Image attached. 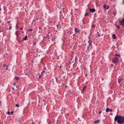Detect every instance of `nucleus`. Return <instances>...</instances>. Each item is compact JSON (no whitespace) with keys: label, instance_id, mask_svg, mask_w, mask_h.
<instances>
[{"label":"nucleus","instance_id":"obj_1","mask_svg":"<svg viewBox=\"0 0 124 124\" xmlns=\"http://www.w3.org/2000/svg\"><path fill=\"white\" fill-rule=\"evenodd\" d=\"M114 120L115 121H117V123L119 124L123 123L124 122V116H116L115 117Z\"/></svg>","mask_w":124,"mask_h":124},{"label":"nucleus","instance_id":"obj_2","mask_svg":"<svg viewBox=\"0 0 124 124\" xmlns=\"http://www.w3.org/2000/svg\"><path fill=\"white\" fill-rule=\"evenodd\" d=\"M118 59L116 57H115L113 60V62L115 63H116L118 62Z\"/></svg>","mask_w":124,"mask_h":124},{"label":"nucleus","instance_id":"obj_3","mask_svg":"<svg viewBox=\"0 0 124 124\" xmlns=\"http://www.w3.org/2000/svg\"><path fill=\"white\" fill-rule=\"evenodd\" d=\"M119 23L121 25H122L123 26H124V18L123 19L122 21H121L119 22Z\"/></svg>","mask_w":124,"mask_h":124},{"label":"nucleus","instance_id":"obj_4","mask_svg":"<svg viewBox=\"0 0 124 124\" xmlns=\"http://www.w3.org/2000/svg\"><path fill=\"white\" fill-rule=\"evenodd\" d=\"M104 8L106 9H108L109 7L108 5L106 6L104 4Z\"/></svg>","mask_w":124,"mask_h":124},{"label":"nucleus","instance_id":"obj_5","mask_svg":"<svg viewBox=\"0 0 124 124\" xmlns=\"http://www.w3.org/2000/svg\"><path fill=\"white\" fill-rule=\"evenodd\" d=\"M89 10L90 11L93 13L95 11V10L94 9H90Z\"/></svg>","mask_w":124,"mask_h":124},{"label":"nucleus","instance_id":"obj_6","mask_svg":"<svg viewBox=\"0 0 124 124\" xmlns=\"http://www.w3.org/2000/svg\"><path fill=\"white\" fill-rule=\"evenodd\" d=\"M75 31L76 33H78L79 32V30H78V29L77 28H75Z\"/></svg>","mask_w":124,"mask_h":124},{"label":"nucleus","instance_id":"obj_7","mask_svg":"<svg viewBox=\"0 0 124 124\" xmlns=\"http://www.w3.org/2000/svg\"><path fill=\"white\" fill-rule=\"evenodd\" d=\"M86 86H85V87H84L83 88V90L82 91V92H83L85 90H86Z\"/></svg>","mask_w":124,"mask_h":124},{"label":"nucleus","instance_id":"obj_8","mask_svg":"<svg viewBox=\"0 0 124 124\" xmlns=\"http://www.w3.org/2000/svg\"><path fill=\"white\" fill-rule=\"evenodd\" d=\"M113 38V39H115L116 38V37L115 36V34H113L112 36Z\"/></svg>","mask_w":124,"mask_h":124},{"label":"nucleus","instance_id":"obj_9","mask_svg":"<svg viewBox=\"0 0 124 124\" xmlns=\"http://www.w3.org/2000/svg\"><path fill=\"white\" fill-rule=\"evenodd\" d=\"M100 122V120H98L96 121H94V123H99Z\"/></svg>","mask_w":124,"mask_h":124},{"label":"nucleus","instance_id":"obj_10","mask_svg":"<svg viewBox=\"0 0 124 124\" xmlns=\"http://www.w3.org/2000/svg\"><path fill=\"white\" fill-rule=\"evenodd\" d=\"M27 36H26L23 39V40H26L27 39Z\"/></svg>","mask_w":124,"mask_h":124},{"label":"nucleus","instance_id":"obj_11","mask_svg":"<svg viewBox=\"0 0 124 124\" xmlns=\"http://www.w3.org/2000/svg\"><path fill=\"white\" fill-rule=\"evenodd\" d=\"M122 81V80L121 79H119L118 80V82L119 84L120 83V82H121Z\"/></svg>","mask_w":124,"mask_h":124},{"label":"nucleus","instance_id":"obj_12","mask_svg":"<svg viewBox=\"0 0 124 124\" xmlns=\"http://www.w3.org/2000/svg\"><path fill=\"white\" fill-rule=\"evenodd\" d=\"M109 109L108 108L106 109V111L107 112H108L109 111Z\"/></svg>","mask_w":124,"mask_h":124},{"label":"nucleus","instance_id":"obj_13","mask_svg":"<svg viewBox=\"0 0 124 124\" xmlns=\"http://www.w3.org/2000/svg\"><path fill=\"white\" fill-rule=\"evenodd\" d=\"M116 26L117 27L118 29H119L120 27L119 25H117L116 24H115Z\"/></svg>","mask_w":124,"mask_h":124},{"label":"nucleus","instance_id":"obj_14","mask_svg":"<svg viewBox=\"0 0 124 124\" xmlns=\"http://www.w3.org/2000/svg\"><path fill=\"white\" fill-rule=\"evenodd\" d=\"M19 77H15V79L16 80H18L19 79Z\"/></svg>","mask_w":124,"mask_h":124},{"label":"nucleus","instance_id":"obj_15","mask_svg":"<svg viewBox=\"0 0 124 124\" xmlns=\"http://www.w3.org/2000/svg\"><path fill=\"white\" fill-rule=\"evenodd\" d=\"M16 107H17V108L19 107V105L18 104H16Z\"/></svg>","mask_w":124,"mask_h":124},{"label":"nucleus","instance_id":"obj_16","mask_svg":"<svg viewBox=\"0 0 124 124\" xmlns=\"http://www.w3.org/2000/svg\"><path fill=\"white\" fill-rule=\"evenodd\" d=\"M89 14L88 13H86L85 15V16H86L87 15H88Z\"/></svg>","mask_w":124,"mask_h":124},{"label":"nucleus","instance_id":"obj_17","mask_svg":"<svg viewBox=\"0 0 124 124\" xmlns=\"http://www.w3.org/2000/svg\"><path fill=\"white\" fill-rule=\"evenodd\" d=\"M28 31H32V29H29L28 30Z\"/></svg>","mask_w":124,"mask_h":124},{"label":"nucleus","instance_id":"obj_18","mask_svg":"<svg viewBox=\"0 0 124 124\" xmlns=\"http://www.w3.org/2000/svg\"><path fill=\"white\" fill-rule=\"evenodd\" d=\"M95 24H93L92 25V27H94L95 26Z\"/></svg>","mask_w":124,"mask_h":124},{"label":"nucleus","instance_id":"obj_19","mask_svg":"<svg viewBox=\"0 0 124 124\" xmlns=\"http://www.w3.org/2000/svg\"><path fill=\"white\" fill-rule=\"evenodd\" d=\"M92 41H91L90 43L89 44V45L90 46L92 45Z\"/></svg>","mask_w":124,"mask_h":124},{"label":"nucleus","instance_id":"obj_20","mask_svg":"<svg viewBox=\"0 0 124 124\" xmlns=\"http://www.w3.org/2000/svg\"><path fill=\"white\" fill-rule=\"evenodd\" d=\"M102 112V110H100L99 111V114H100V113H101Z\"/></svg>","mask_w":124,"mask_h":124},{"label":"nucleus","instance_id":"obj_21","mask_svg":"<svg viewBox=\"0 0 124 124\" xmlns=\"http://www.w3.org/2000/svg\"><path fill=\"white\" fill-rule=\"evenodd\" d=\"M18 34V32L17 31H16L15 33V34L17 36V35Z\"/></svg>","mask_w":124,"mask_h":124},{"label":"nucleus","instance_id":"obj_22","mask_svg":"<svg viewBox=\"0 0 124 124\" xmlns=\"http://www.w3.org/2000/svg\"><path fill=\"white\" fill-rule=\"evenodd\" d=\"M10 112H7V114H10Z\"/></svg>","mask_w":124,"mask_h":124},{"label":"nucleus","instance_id":"obj_23","mask_svg":"<svg viewBox=\"0 0 124 124\" xmlns=\"http://www.w3.org/2000/svg\"><path fill=\"white\" fill-rule=\"evenodd\" d=\"M109 111L110 112H111L112 111V109H109Z\"/></svg>","mask_w":124,"mask_h":124},{"label":"nucleus","instance_id":"obj_24","mask_svg":"<svg viewBox=\"0 0 124 124\" xmlns=\"http://www.w3.org/2000/svg\"><path fill=\"white\" fill-rule=\"evenodd\" d=\"M14 113V112L13 111H12L11 112V114H12Z\"/></svg>","mask_w":124,"mask_h":124},{"label":"nucleus","instance_id":"obj_25","mask_svg":"<svg viewBox=\"0 0 124 124\" xmlns=\"http://www.w3.org/2000/svg\"><path fill=\"white\" fill-rule=\"evenodd\" d=\"M36 42H34L33 45H35L36 44Z\"/></svg>","mask_w":124,"mask_h":124},{"label":"nucleus","instance_id":"obj_26","mask_svg":"<svg viewBox=\"0 0 124 124\" xmlns=\"http://www.w3.org/2000/svg\"><path fill=\"white\" fill-rule=\"evenodd\" d=\"M16 29H17V24H16Z\"/></svg>","mask_w":124,"mask_h":124},{"label":"nucleus","instance_id":"obj_27","mask_svg":"<svg viewBox=\"0 0 124 124\" xmlns=\"http://www.w3.org/2000/svg\"><path fill=\"white\" fill-rule=\"evenodd\" d=\"M8 66H7V68H6V70H8Z\"/></svg>","mask_w":124,"mask_h":124},{"label":"nucleus","instance_id":"obj_28","mask_svg":"<svg viewBox=\"0 0 124 124\" xmlns=\"http://www.w3.org/2000/svg\"><path fill=\"white\" fill-rule=\"evenodd\" d=\"M116 56H119V57H120V55H117V54H116Z\"/></svg>","mask_w":124,"mask_h":124},{"label":"nucleus","instance_id":"obj_29","mask_svg":"<svg viewBox=\"0 0 124 124\" xmlns=\"http://www.w3.org/2000/svg\"><path fill=\"white\" fill-rule=\"evenodd\" d=\"M4 66H6V65L5 64H4Z\"/></svg>","mask_w":124,"mask_h":124},{"label":"nucleus","instance_id":"obj_30","mask_svg":"<svg viewBox=\"0 0 124 124\" xmlns=\"http://www.w3.org/2000/svg\"><path fill=\"white\" fill-rule=\"evenodd\" d=\"M55 79H56V81H57V78H55Z\"/></svg>","mask_w":124,"mask_h":124},{"label":"nucleus","instance_id":"obj_31","mask_svg":"<svg viewBox=\"0 0 124 124\" xmlns=\"http://www.w3.org/2000/svg\"><path fill=\"white\" fill-rule=\"evenodd\" d=\"M98 36L99 37H100V36L99 34H98Z\"/></svg>","mask_w":124,"mask_h":124},{"label":"nucleus","instance_id":"obj_32","mask_svg":"<svg viewBox=\"0 0 124 124\" xmlns=\"http://www.w3.org/2000/svg\"><path fill=\"white\" fill-rule=\"evenodd\" d=\"M16 84V83H14V86H15V85Z\"/></svg>","mask_w":124,"mask_h":124},{"label":"nucleus","instance_id":"obj_33","mask_svg":"<svg viewBox=\"0 0 124 124\" xmlns=\"http://www.w3.org/2000/svg\"><path fill=\"white\" fill-rule=\"evenodd\" d=\"M45 72V71H43L42 72V73H43L44 72Z\"/></svg>","mask_w":124,"mask_h":124},{"label":"nucleus","instance_id":"obj_34","mask_svg":"<svg viewBox=\"0 0 124 124\" xmlns=\"http://www.w3.org/2000/svg\"><path fill=\"white\" fill-rule=\"evenodd\" d=\"M22 29H23V28H20L21 30H22Z\"/></svg>","mask_w":124,"mask_h":124},{"label":"nucleus","instance_id":"obj_35","mask_svg":"<svg viewBox=\"0 0 124 124\" xmlns=\"http://www.w3.org/2000/svg\"><path fill=\"white\" fill-rule=\"evenodd\" d=\"M41 77V76L40 75L39 77V78H40Z\"/></svg>","mask_w":124,"mask_h":124},{"label":"nucleus","instance_id":"obj_36","mask_svg":"<svg viewBox=\"0 0 124 124\" xmlns=\"http://www.w3.org/2000/svg\"><path fill=\"white\" fill-rule=\"evenodd\" d=\"M10 21H9L8 22V23H10Z\"/></svg>","mask_w":124,"mask_h":124},{"label":"nucleus","instance_id":"obj_37","mask_svg":"<svg viewBox=\"0 0 124 124\" xmlns=\"http://www.w3.org/2000/svg\"><path fill=\"white\" fill-rule=\"evenodd\" d=\"M1 103V102L0 101V104Z\"/></svg>","mask_w":124,"mask_h":124},{"label":"nucleus","instance_id":"obj_38","mask_svg":"<svg viewBox=\"0 0 124 124\" xmlns=\"http://www.w3.org/2000/svg\"><path fill=\"white\" fill-rule=\"evenodd\" d=\"M11 28V27H10V29Z\"/></svg>","mask_w":124,"mask_h":124},{"label":"nucleus","instance_id":"obj_39","mask_svg":"<svg viewBox=\"0 0 124 124\" xmlns=\"http://www.w3.org/2000/svg\"><path fill=\"white\" fill-rule=\"evenodd\" d=\"M73 36H75V34H73Z\"/></svg>","mask_w":124,"mask_h":124},{"label":"nucleus","instance_id":"obj_40","mask_svg":"<svg viewBox=\"0 0 124 124\" xmlns=\"http://www.w3.org/2000/svg\"><path fill=\"white\" fill-rule=\"evenodd\" d=\"M12 90H13L14 89V88H12Z\"/></svg>","mask_w":124,"mask_h":124},{"label":"nucleus","instance_id":"obj_41","mask_svg":"<svg viewBox=\"0 0 124 124\" xmlns=\"http://www.w3.org/2000/svg\"><path fill=\"white\" fill-rule=\"evenodd\" d=\"M32 124H34V123L33 122V123H32Z\"/></svg>","mask_w":124,"mask_h":124},{"label":"nucleus","instance_id":"obj_42","mask_svg":"<svg viewBox=\"0 0 124 124\" xmlns=\"http://www.w3.org/2000/svg\"><path fill=\"white\" fill-rule=\"evenodd\" d=\"M6 54L7 55L8 54V53H6Z\"/></svg>","mask_w":124,"mask_h":124},{"label":"nucleus","instance_id":"obj_43","mask_svg":"<svg viewBox=\"0 0 124 124\" xmlns=\"http://www.w3.org/2000/svg\"><path fill=\"white\" fill-rule=\"evenodd\" d=\"M103 34H102V35H101V36H103Z\"/></svg>","mask_w":124,"mask_h":124},{"label":"nucleus","instance_id":"obj_44","mask_svg":"<svg viewBox=\"0 0 124 124\" xmlns=\"http://www.w3.org/2000/svg\"><path fill=\"white\" fill-rule=\"evenodd\" d=\"M47 36H48L47 37H48V36H49V35H48V34Z\"/></svg>","mask_w":124,"mask_h":124},{"label":"nucleus","instance_id":"obj_45","mask_svg":"<svg viewBox=\"0 0 124 124\" xmlns=\"http://www.w3.org/2000/svg\"><path fill=\"white\" fill-rule=\"evenodd\" d=\"M22 33H23V31L22 32Z\"/></svg>","mask_w":124,"mask_h":124},{"label":"nucleus","instance_id":"obj_46","mask_svg":"<svg viewBox=\"0 0 124 124\" xmlns=\"http://www.w3.org/2000/svg\"><path fill=\"white\" fill-rule=\"evenodd\" d=\"M97 33L98 34V33H99V32H97Z\"/></svg>","mask_w":124,"mask_h":124},{"label":"nucleus","instance_id":"obj_47","mask_svg":"<svg viewBox=\"0 0 124 124\" xmlns=\"http://www.w3.org/2000/svg\"><path fill=\"white\" fill-rule=\"evenodd\" d=\"M39 29H40V27H39Z\"/></svg>","mask_w":124,"mask_h":124},{"label":"nucleus","instance_id":"obj_48","mask_svg":"<svg viewBox=\"0 0 124 124\" xmlns=\"http://www.w3.org/2000/svg\"><path fill=\"white\" fill-rule=\"evenodd\" d=\"M90 35H92V34H90Z\"/></svg>","mask_w":124,"mask_h":124},{"label":"nucleus","instance_id":"obj_49","mask_svg":"<svg viewBox=\"0 0 124 124\" xmlns=\"http://www.w3.org/2000/svg\"><path fill=\"white\" fill-rule=\"evenodd\" d=\"M61 66H60V68H61Z\"/></svg>","mask_w":124,"mask_h":124},{"label":"nucleus","instance_id":"obj_50","mask_svg":"<svg viewBox=\"0 0 124 124\" xmlns=\"http://www.w3.org/2000/svg\"><path fill=\"white\" fill-rule=\"evenodd\" d=\"M25 74V75H27V74Z\"/></svg>","mask_w":124,"mask_h":124},{"label":"nucleus","instance_id":"obj_51","mask_svg":"<svg viewBox=\"0 0 124 124\" xmlns=\"http://www.w3.org/2000/svg\"><path fill=\"white\" fill-rule=\"evenodd\" d=\"M75 73H73V74H75Z\"/></svg>","mask_w":124,"mask_h":124},{"label":"nucleus","instance_id":"obj_52","mask_svg":"<svg viewBox=\"0 0 124 124\" xmlns=\"http://www.w3.org/2000/svg\"><path fill=\"white\" fill-rule=\"evenodd\" d=\"M43 101H44V100H43Z\"/></svg>","mask_w":124,"mask_h":124},{"label":"nucleus","instance_id":"obj_53","mask_svg":"<svg viewBox=\"0 0 124 124\" xmlns=\"http://www.w3.org/2000/svg\"><path fill=\"white\" fill-rule=\"evenodd\" d=\"M111 66H113L112 65H111Z\"/></svg>","mask_w":124,"mask_h":124},{"label":"nucleus","instance_id":"obj_54","mask_svg":"<svg viewBox=\"0 0 124 124\" xmlns=\"http://www.w3.org/2000/svg\"><path fill=\"white\" fill-rule=\"evenodd\" d=\"M48 38V39H49V38Z\"/></svg>","mask_w":124,"mask_h":124},{"label":"nucleus","instance_id":"obj_55","mask_svg":"<svg viewBox=\"0 0 124 124\" xmlns=\"http://www.w3.org/2000/svg\"><path fill=\"white\" fill-rule=\"evenodd\" d=\"M65 86V87H66V86Z\"/></svg>","mask_w":124,"mask_h":124},{"label":"nucleus","instance_id":"obj_56","mask_svg":"<svg viewBox=\"0 0 124 124\" xmlns=\"http://www.w3.org/2000/svg\"><path fill=\"white\" fill-rule=\"evenodd\" d=\"M65 86V87H66V86Z\"/></svg>","mask_w":124,"mask_h":124}]
</instances>
